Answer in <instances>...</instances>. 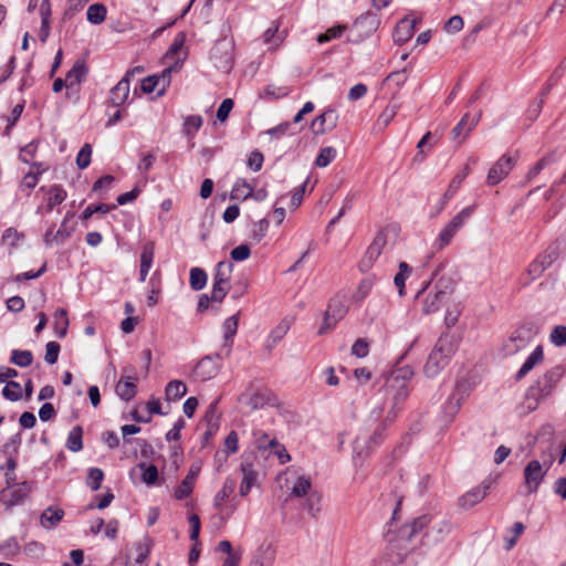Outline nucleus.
Segmentation results:
<instances>
[{
  "label": "nucleus",
  "instance_id": "obj_37",
  "mask_svg": "<svg viewBox=\"0 0 566 566\" xmlns=\"http://www.w3.org/2000/svg\"><path fill=\"white\" fill-rule=\"evenodd\" d=\"M187 394V387L181 380H171L165 388L167 400H178Z\"/></svg>",
  "mask_w": 566,
  "mask_h": 566
},
{
  "label": "nucleus",
  "instance_id": "obj_46",
  "mask_svg": "<svg viewBox=\"0 0 566 566\" xmlns=\"http://www.w3.org/2000/svg\"><path fill=\"white\" fill-rule=\"evenodd\" d=\"M2 395L10 401L20 400L22 398V389L20 384L14 380L7 381L4 388L2 389Z\"/></svg>",
  "mask_w": 566,
  "mask_h": 566
},
{
  "label": "nucleus",
  "instance_id": "obj_55",
  "mask_svg": "<svg viewBox=\"0 0 566 566\" xmlns=\"http://www.w3.org/2000/svg\"><path fill=\"white\" fill-rule=\"evenodd\" d=\"M269 449H271L272 452L277 455V458L282 464L290 461V459H291L290 454L287 453L285 447L283 444H281L276 440V438L273 437L271 440H269Z\"/></svg>",
  "mask_w": 566,
  "mask_h": 566
},
{
  "label": "nucleus",
  "instance_id": "obj_13",
  "mask_svg": "<svg viewBox=\"0 0 566 566\" xmlns=\"http://www.w3.org/2000/svg\"><path fill=\"white\" fill-rule=\"evenodd\" d=\"M346 312L347 307L340 298H332L328 303L324 315V322L318 331V334H325L329 328L334 327L336 323L345 316Z\"/></svg>",
  "mask_w": 566,
  "mask_h": 566
},
{
  "label": "nucleus",
  "instance_id": "obj_34",
  "mask_svg": "<svg viewBox=\"0 0 566 566\" xmlns=\"http://www.w3.org/2000/svg\"><path fill=\"white\" fill-rule=\"evenodd\" d=\"M65 447L72 452H78L83 449V428L75 426L69 432Z\"/></svg>",
  "mask_w": 566,
  "mask_h": 566
},
{
  "label": "nucleus",
  "instance_id": "obj_49",
  "mask_svg": "<svg viewBox=\"0 0 566 566\" xmlns=\"http://www.w3.org/2000/svg\"><path fill=\"white\" fill-rule=\"evenodd\" d=\"M336 154L335 148L331 146L323 147L315 159V165L321 168L327 167L335 159Z\"/></svg>",
  "mask_w": 566,
  "mask_h": 566
},
{
  "label": "nucleus",
  "instance_id": "obj_64",
  "mask_svg": "<svg viewBox=\"0 0 566 566\" xmlns=\"http://www.w3.org/2000/svg\"><path fill=\"white\" fill-rule=\"evenodd\" d=\"M369 353V345L366 339L358 338L352 346V354L358 358H364Z\"/></svg>",
  "mask_w": 566,
  "mask_h": 566
},
{
  "label": "nucleus",
  "instance_id": "obj_35",
  "mask_svg": "<svg viewBox=\"0 0 566 566\" xmlns=\"http://www.w3.org/2000/svg\"><path fill=\"white\" fill-rule=\"evenodd\" d=\"M64 516V511L61 509H53L48 507L42 514H41V524L44 527H54L57 525Z\"/></svg>",
  "mask_w": 566,
  "mask_h": 566
},
{
  "label": "nucleus",
  "instance_id": "obj_40",
  "mask_svg": "<svg viewBox=\"0 0 566 566\" xmlns=\"http://www.w3.org/2000/svg\"><path fill=\"white\" fill-rule=\"evenodd\" d=\"M253 189L252 187L243 179H239L235 181L232 191H231V199H242L247 200L248 198L252 197Z\"/></svg>",
  "mask_w": 566,
  "mask_h": 566
},
{
  "label": "nucleus",
  "instance_id": "obj_33",
  "mask_svg": "<svg viewBox=\"0 0 566 566\" xmlns=\"http://www.w3.org/2000/svg\"><path fill=\"white\" fill-rule=\"evenodd\" d=\"M67 312L64 308H57L54 313V334L59 338H64L69 328Z\"/></svg>",
  "mask_w": 566,
  "mask_h": 566
},
{
  "label": "nucleus",
  "instance_id": "obj_17",
  "mask_svg": "<svg viewBox=\"0 0 566 566\" xmlns=\"http://www.w3.org/2000/svg\"><path fill=\"white\" fill-rule=\"evenodd\" d=\"M482 112L479 111L474 116H471L469 113H465L460 122L453 127L451 134L452 138L455 139L462 135V139L459 142L461 144L469 134L473 130V128L480 122Z\"/></svg>",
  "mask_w": 566,
  "mask_h": 566
},
{
  "label": "nucleus",
  "instance_id": "obj_8",
  "mask_svg": "<svg viewBox=\"0 0 566 566\" xmlns=\"http://www.w3.org/2000/svg\"><path fill=\"white\" fill-rule=\"evenodd\" d=\"M232 49L233 45L230 41L222 40L217 42L210 52V59L214 66L224 73L230 72L233 65Z\"/></svg>",
  "mask_w": 566,
  "mask_h": 566
},
{
  "label": "nucleus",
  "instance_id": "obj_45",
  "mask_svg": "<svg viewBox=\"0 0 566 566\" xmlns=\"http://www.w3.org/2000/svg\"><path fill=\"white\" fill-rule=\"evenodd\" d=\"M207 273L200 268H192L190 270V286L195 291L202 290L207 284Z\"/></svg>",
  "mask_w": 566,
  "mask_h": 566
},
{
  "label": "nucleus",
  "instance_id": "obj_2",
  "mask_svg": "<svg viewBox=\"0 0 566 566\" xmlns=\"http://www.w3.org/2000/svg\"><path fill=\"white\" fill-rule=\"evenodd\" d=\"M413 376L409 367H401L391 370L384 377L382 390L385 396L392 399V407L408 397V382Z\"/></svg>",
  "mask_w": 566,
  "mask_h": 566
},
{
  "label": "nucleus",
  "instance_id": "obj_63",
  "mask_svg": "<svg viewBox=\"0 0 566 566\" xmlns=\"http://www.w3.org/2000/svg\"><path fill=\"white\" fill-rule=\"evenodd\" d=\"M464 179L465 174H457L449 184L447 191L444 192V199H451L461 187Z\"/></svg>",
  "mask_w": 566,
  "mask_h": 566
},
{
  "label": "nucleus",
  "instance_id": "obj_3",
  "mask_svg": "<svg viewBox=\"0 0 566 566\" xmlns=\"http://www.w3.org/2000/svg\"><path fill=\"white\" fill-rule=\"evenodd\" d=\"M455 350L457 345L452 337L441 336L427 359L424 374L430 378L436 377L448 365Z\"/></svg>",
  "mask_w": 566,
  "mask_h": 566
},
{
  "label": "nucleus",
  "instance_id": "obj_54",
  "mask_svg": "<svg viewBox=\"0 0 566 566\" xmlns=\"http://www.w3.org/2000/svg\"><path fill=\"white\" fill-rule=\"evenodd\" d=\"M150 541L148 538H145L144 541H140L136 544V558L135 563L143 565L145 560L147 559L149 553H150Z\"/></svg>",
  "mask_w": 566,
  "mask_h": 566
},
{
  "label": "nucleus",
  "instance_id": "obj_32",
  "mask_svg": "<svg viewBox=\"0 0 566 566\" xmlns=\"http://www.w3.org/2000/svg\"><path fill=\"white\" fill-rule=\"evenodd\" d=\"M32 170L24 175L21 187L28 190L33 189L39 182V176L44 172L48 167L42 163L32 164Z\"/></svg>",
  "mask_w": 566,
  "mask_h": 566
},
{
  "label": "nucleus",
  "instance_id": "obj_9",
  "mask_svg": "<svg viewBox=\"0 0 566 566\" xmlns=\"http://www.w3.org/2000/svg\"><path fill=\"white\" fill-rule=\"evenodd\" d=\"M430 522V517L428 515H422L412 521L411 524L403 525L400 530L398 535L390 539L392 547L402 548L403 551H407L408 547L406 545H402V543H409L411 538L420 532L422 528H424Z\"/></svg>",
  "mask_w": 566,
  "mask_h": 566
},
{
  "label": "nucleus",
  "instance_id": "obj_6",
  "mask_svg": "<svg viewBox=\"0 0 566 566\" xmlns=\"http://www.w3.org/2000/svg\"><path fill=\"white\" fill-rule=\"evenodd\" d=\"M239 402L249 408L250 411L262 409L265 406L274 405V395L266 389H255L249 386L245 391L239 396Z\"/></svg>",
  "mask_w": 566,
  "mask_h": 566
},
{
  "label": "nucleus",
  "instance_id": "obj_19",
  "mask_svg": "<svg viewBox=\"0 0 566 566\" xmlns=\"http://www.w3.org/2000/svg\"><path fill=\"white\" fill-rule=\"evenodd\" d=\"M275 548L270 543L261 544L252 556L249 566H273Z\"/></svg>",
  "mask_w": 566,
  "mask_h": 566
},
{
  "label": "nucleus",
  "instance_id": "obj_12",
  "mask_svg": "<svg viewBox=\"0 0 566 566\" xmlns=\"http://www.w3.org/2000/svg\"><path fill=\"white\" fill-rule=\"evenodd\" d=\"M516 159L509 155H503L490 169L486 177V182L490 186H495L505 179L511 170L514 168Z\"/></svg>",
  "mask_w": 566,
  "mask_h": 566
},
{
  "label": "nucleus",
  "instance_id": "obj_29",
  "mask_svg": "<svg viewBox=\"0 0 566 566\" xmlns=\"http://www.w3.org/2000/svg\"><path fill=\"white\" fill-rule=\"evenodd\" d=\"M198 471L199 469H190L188 474L185 476L180 485L175 491V497L177 500H184L192 493Z\"/></svg>",
  "mask_w": 566,
  "mask_h": 566
},
{
  "label": "nucleus",
  "instance_id": "obj_44",
  "mask_svg": "<svg viewBox=\"0 0 566 566\" xmlns=\"http://www.w3.org/2000/svg\"><path fill=\"white\" fill-rule=\"evenodd\" d=\"M49 198H48V211H51L55 206L61 205L65 198L66 192L61 186H52L49 189Z\"/></svg>",
  "mask_w": 566,
  "mask_h": 566
},
{
  "label": "nucleus",
  "instance_id": "obj_22",
  "mask_svg": "<svg viewBox=\"0 0 566 566\" xmlns=\"http://www.w3.org/2000/svg\"><path fill=\"white\" fill-rule=\"evenodd\" d=\"M130 80H127V76H124L109 92L108 102L118 107L123 105L129 95Z\"/></svg>",
  "mask_w": 566,
  "mask_h": 566
},
{
  "label": "nucleus",
  "instance_id": "obj_62",
  "mask_svg": "<svg viewBox=\"0 0 566 566\" xmlns=\"http://www.w3.org/2000/svg\"><path fill=\"white\" fill-rule=\"evenodd\" d=\"M251 255V249L248 244H240L231 250L230 256L235 262H242L249 259Z\"/></svg>",
  "mask_w": 566,
  "mask_h": 566
},
{
  "label": "nucleus",
  "instance_id": "obj_26",
  "mask_svg": "<svg viewBox=\"0 0 566 566\" xmlns=\"http://www.w3.org/2000/svg\"><path fill=\"white\" fill-rule=\"evenodd\" d=\"M544 359V353L542 346H537L532 354L524 361L522 367L515 375L516 380L524 378L536 365L542 363Z\"/></svg>",
  "mask_w": 566,
  "mask_h": 566
},
{
  "label": "nucleus",
  "instance_id": "obj_7",
  "mask_svg": "<svg viewBox=\"0 0 566 566\" xmlns=\"http://www.w3.org/2000/svg\"><path fill=\"white\" fill-rule=\"evenodd\" d=\"M223 356L224 353H217L201 358L192 371L195 379L199 381H207L214 378L221 368V360Z\"/></svg>",
  "mask_w": 566,
  "mask_h": 566
},
{
  "label": "nucleus",
  "instance_id": "obj_41",
  "mask_svg": "<svg viewBox=\"0 0 566 566\" xmlns=\"http://www.w3.org/2000/svg\"><path fill=\"white\" fill-rule=\"evenodd\" d=\"M322 495L317 492H311L304 503V509L308 515L316 518L321 512Z\"/></svg>",
  "mask_w": 566,
  "mask_h": 566
},
{
  "label": "nucleus",
  "instance_id": "obj_56",
  "mask_svg": "<svg viewBox=\"0 0 566 566\" xmlns=\"http://www.w3.org/2000/svg\"><path fill=\"white\" fill-rule=\"evenodd\" d=\"M345 30V25H335L333 28L327 29L324 33L317 35L318 43H326L331 40L338 39Z\"/></svg>",
  "mask_w": 566,
  "mask_h": 566
},
{
  "label": "nucleus",
  "instance_id": "obj_53",
  "mask_svg": "<svg viewBox=\"0 0 566 566\" xmlns=\"http://www.w3.org/2000/svg\"><path fill=\"white\" fill-rule=\"evenodd\" d=\"M230 283H219L213 282L212 290H211V300L212 302L221 303L228 292L230 291Z\"/></svg>",
  "mask_w": 566,
  "mask_h": 566
},
{
  "label": "nucleus",
  "instance_id": "obj_1",
  "mask_svg": "<svg viewBox=\"0 0 566 566\" xmlns=\"http://www.w3.org/2000/svg\"><path fill=\"white\" fill-rule=\"evenodd\" d=\"M564 375V368L559 365L545 371L526 391L528 408L534 410L541 400L551 396L556 385Z\"/></svg>",
  "mask_w": 566,
  "mask_h": 566
},
{
  "label": "nucleus",
  "instance_id": "obj_36",
  "mask_svg": "<svg viewBox=\"0 0 566 566\" xmlns=\"http://www.w3.org/2000/svg\"><path fill=\"white\" fill-rule=\"evenodd\" d=\"M311 479L305 475H296L291 486V495L302 497L306 495L311 489Z\"/></svg>",
  "mask_w": 566,
  "mask_h": 566
},
{
  "label": "nucleus",
  "instance_id": "obj_52",
  "mask_svg": "<svg viewBox=\"0 0 566 566\" xmlns=\"http://www.w3.org/2000/svg\"><path fill=\"white\" fill-rule=\"evenodd\" d=\"M104 479V472L98 468H91L87 473L86 483L93 490L97 491L101 488Z\"/></svg>",
  "mask_w": 566,
  "mask_h": 566
},
{
  "label": "nucleus",
  "instance_id": "obj_14",
  "mask_svg": "<svg viewBox=\"0 0 566 566\" xmlns=\"http://www.w3.org/2000/svg\"><path fill=\"white\" fill-rule=\"evenodd\" d=\"M470 384L465 379H461L457 382L454 391L444 405V412L448 416L453 417L460 410L463 400L470 392Z\"/></svg>",
  "mask_w": 566,
  "mask_h": 566
},
{
  "label": "nucleus",
  "instance_id": "obj_42",
  "mask_svg": "<svg viewBox=\"0 0 566 566\" xmlns=\"http://www.w3.org/2000/svg\"><path fill=\"white\" fill-rule=\"evenodd\" d=\"M106 13L107 10L104 4L94 3L88 7L86 17L91 23L99 24L105 20Z\"/></svg>",
  "mask_w": 566,
  "mask_h": 566
},
{
  "label": "nucleus",
  "instance_id": "obj_20",
  "mask_svg": "<svg viewBox=\"0 0 566 566\" xmlns=\"http://www.w3.org/2000/svg\"><path fill=\"white\" fill-rule=\"evenodd\" d=\"M238 325H239V315L238 314H234V315L228 317L222 324L223 339H224L222 349L224 350L223 353H224L226 357H228L231 353V348L233 345V337L237 334Z\"/></svg>",
  "mask_w": 566,
  "mask_h": 566
},
{
  "label": "nucleus",
  "instance_id": "obj_43",
  "mask_svg": "<svg viewBox=\"0 0 566 566\" xmlns=\"http://www.w3.org/2000/svg\"><path fill=\"white\" fill-rule=\"evenodd\" d=\"M10 361L19 367H29L33 361V354L30 350L13 349Z\"/></svg>",
  "mask_w": 566,
  "mask_h": 566
},
{
  "label": "nucleus",
  "instance_id": "obj_51",
  "mask_svg": "<svg viewBox=\"0 0 566 566\" xmlns=\"http://www.w3.org/2000/svg\"><path fill=\"white\" fill-rule=\"evenodd\" d=\"M291 323L289 319H283L270 334L269 340L272 345L277 344L289 332Z\"/></svg>",
  "mask_w": 566,
  "mask_h": 566
},
{
  "label": "nucleus",
  "instance_id": "obj_27",
  "mask_svg": "<svg viewBox=\"0 0 566 566\" xmlns=\"http://www.w3.org/2000/svg\"><path fill=\"white\" fill-rule=\"evenodd\" d=\"M446 298L447 292L443 290H438L433 294L428 293L423 301L422 312L427 315L436 313L444 303Z\"/></svg>",
  "mask_w": 566,
  "mask_h": 566
},
{
  "label": "nucleus",
  "instance_id": "obj_39",
  "mask_svg": "<svg viewBox=\"0 0 566 566\" xmlns=\"http://www.w3.org/2000/svg\"><path fill=\"white\" fill-rule=\"evenodd\" d=\"M412 269L409 266V264L405 261L399 263V271L394 277V283L396 287L398 289V294L400 296L405 295V282L411 274Z\"/></svg>",
  "mask_w": 566,
  "mask_h": 566
},
{
  "label": "nucleus",
  "instance_id": "obj_61",
  "mask_svg": "<svg viewBox=\"0 0 566 566\" xmlns=\"http://www.w3.org/2000/svg\"><path fill=\"white\" fill-rule=\"evenodd\" d=\"M551 342L555 346H564L566 345V326L557 325L552 329L551 333Z\"/></svg>",
  "mask_w": 566,
  "mask_h": 566
},
{
  "label": "nucleus",
  "instance_id": "obj_21",
  "mask_svg": "<svg viewBox=\"0 0 566 566\" xmlns=\"http://www.w3.org/2000/svg\"><path fill=\"white\" fill-rule=\"evenodd\" d=\"M242 471V481L240 484V495L245 496L255 485L258 479V472L253 469V464L248 461V459L243 460L241 463Z\"/></svg>",
  "mask_w": 566,
  "mask_h": 566
},
{
  "label": "nucleus",
  "instance_id": "obj_28",
  "mask_svg": "<svg viewBox=\"0 0 566 566\" xmlns=\"http://www.w3.org/2000/svg\"><path fill=\"white\" fill-rule=\"evenodd\" d=\"M136 377H123L116 385L115 391L120 399L128 401L136 395Z\"/></svg>",
  "mask_w": 566,
  "mask_h": 566
},
{
  "label": "nucleus",
  "instance_id": "obj_16",
  "mask_svg": "<svg viewBox=\"0 0 566 566\" xmlns=\"http://www.w3.org/2000/svg\"><path fill=\"white\" fill-rule=\"evenodd\" d=\"M337 119V113L334 109H327L314 118L311 128L315 135H322L335 128Z\"/></svg>",
  "mask_w": 566,
  "mask_h": 566
},
{
  "label": "nucleus",
  "instance_id": "obj_5",
  "mask_svg": "<svg viewBox=\"0 0 566 566\" xmlns=\"http://www.w3.org/2000/svg\"><path fill=\"white\" fill-rule=\"evenodd\" d=\"M474 206H469L462 209L452 220L441 230L439 233L436 244L439 250L447 247L457 234V232L465 224L468 219L474 212Z\"/></svg>",
  "mask_w": 566,
  "mask_h": 566
},
{
  "label": "nucleus",
  "instance_id": "obj_60",
  "mask_svg": "<svg viewBox=\"0 0 566 566\" xmlns=\"http://www.w3.org/2000/svg\"><path fill=\"white\" fill-rule=\"evenodd\" d=\"M61 346L56 342H49L45 346L44 359L49 365H53L57 361Z\"/></svg>",
  "mask_w": 566,
  "mask_h": 566
},
{
  "label": "nucleus",
  "instance_id": "obj_58",
  "mask_svg": "<svg viewBox=\"0 0 566 566\" xmlns=\"http://www.w3.org/2000/svg\"><path fill=\"white\" fill-rule=\"evenodd\" d=\"M554 158L553 156H545L542 159H539L527 172L526 178L528 181L534 179L543 169L548 167L551 164H553Z\"/></svg>",
  "mask_w": 566,
  "mask_h": 566
},
{
  "label": "nucleus",
  "instance_id": "obj_59",
  "mask_svg": "<svg viewBox=\"0 0 566 566\" xmlns=\"http://www.w3.org/2000/svg\"><path fill=\"white\" fill-rule=\"evenodd\" d=\"M92 147L90 144H84L76 156V165L80 169H85L91 163Z\"/></svg>",
  "mask_w": 566,
  "mask_h": 566
},
{
  "label": "nucleus",
  "instance_id": "obj_15",
  "mask_svg": "<svg viewBox=\"0 0 566 566\" xmlns=\"http://www.w3.org/2000/svg\"><path fill=\"white\" fill-rule=\"evenodd\" d=\"M171 69H165L160 75H151L142 81L140 88L144 93H153L157 91V95L161 96L165 94L166 88L170 84Z\"/></svg>",
  "mask_w": 566,
  "mask_h": 566
},
{
  "label": "nucleus",
  "instance_id": "obj_38",
  "mask_svg": "<svg viewBox=\"0 0 566 566\" xmlns=\"http://www.w3.org/2000/svg\"><path fill=\"white\" fill-rule=\"evenodd\" d=\"M233 264L229 261H220L213 274V282L230 283Z\"/></svg>",
  "mask_w": 566,
  "mask_h": 566
},
{
  "label": "nucleus",
  "instance_id": "obj_23",
  "mask_svg": "<svg viewBox=\"0 0 566 566\" xmlns=\"http://www.w3.org/2000/svg\"><path fill=\"white\" fill-rule=\"evenodd\" d=\"M155 256V244L147 242L143 245L140 253V268H139V281L145 282L146 277L153 266Z\"/></svg>",
  "mask_w": 566,
  "mask_h": 566
},
{
  "label": "nucleus",
  "instance_id": "obj_48",
  "mask_svg": "<svg viewBox=\"0 0 566 566\" xmlns=\"http://www.w3.org/2000/svg\"><path fill=\"white\" fill-rule=\"evenodd\" d=\"M398 106L395 104L388 105L382 113L379 115L376 122V126L379 129H385L390 122L394 119V117L397 115Z\"/></svg>",
  "mask_w": 566,
  "mask_h": 566
},
{
  "label": "nucleus",
  "instance_id": "obj_30",
  "mask_svg": "<svg viewBox=\"0 0 566 566\" xmlns=\"http://www.w3.org/2000/svg\"><path fill=\"white\" fill-rule=\"evenodd\" d=\"M527 340L520 332H514L510 338L503 344L504 355L511 356L516 354L518 350L525 348Z\"/></svg>",
  "mask_w": 566,
  "mask_h": 566
},
{
  "label": "nucleus",
  "instance_id": "obj_11",
  "mask_svg": "<svg viewBox=\"0 0 566 566\" xmlns=\"http://www.w3.org/2000/svg\"><path fill=\"white\" fill-rule=\"evenodd\" d=\"M32 486L29 482H21L19 485L6 486L0 492V501L6 507H13L22 504L31 493Z\"/></svg>",
  "mask_w": 566,
  "mask_h": 566
},
{
  "label": "nucleus",
  "instance_id": "obj_24",
  "mask_svg": "<svg viewBox=\"0 0 566 566\" xmlns=\"http://www.w3.org/2000/svg\"><path fill=\"white\" fill-rule=\"evenodd\" d=\"M489 490V484L479 485L459 499V504L463 509L472 507L473 505L480 503L486 495Z\"/></svg>",
  "mask_w": 566,
  "mask_h": 566
},
{
  "label": "nucleus",
  "instance_id": "obj_57",
  "mask_svg": "<svg viewBox=\"0 0 566 566\" xmlns=\"http://www.w3.org/2000/svg\"><path fill=\"white\" fill-rule=\"evenodd\" d=\"M202 126V117L199 115H190L186 117L184 123L185 133L192 136Z\"/></svg>",
  "mask_w": 566,
  "mask_h": 566
},
{
  "label": "nucleus",
  "instance_id": "obj_25",
  "mask_svg": "<svg viewBox=\"0 0 566 566\" xmlns=\"http://www.w3.org/2000/svg\"><path fill=\"white\" fill-rule=\"evenodd\" d=\"M88 72L87 65L84 60H77L72 69L66 74V87L78 85Z\"/></svg>",
  "mask_w": 566,
  "mask_h": 566
},
{
  "label": "nucleus",
  "instance_id": "obj_10",
  "mask_svg": "<svg viewBox=\"0 0 566 566\" xmlns=\"http://www.w3.org/2000/svg\"><path fill=\"white\" fill-rule=\"evenodd\" d=\"M387 244V233L385 230L379 231L367 248L364 256L359 261V270L367 272L371 269L375 261L380 256L385 245Z\"/></svg>",
  "mask_w": 566,
  "mask_h": 566
},
{
  "label": "nucleus",
  "instance_id": "obj_47",
  "mask_svg": "<svg viewBox=\"0 0 566 566\" xmlns=\"http://www.w3.org/2000/svg\"><path fill=\"white\" fill-rule=\"evenodd\" d=\"M142 470V481L147 485L155 484L158 479V469L154 464H146L144 462L138 464Z\"/></svg>",
  "mask_w": 566,
  "mask_h": 566
},
{
  "label": "nucleus",
  "instance_id": "obj_50",
  "mask_svg": "<svg viewBox=\"0 0 566 566\" xmlns=\"http://www.w3.org/2000/svg\"><path fill=\"white\" fill-rule=\"evenodd\" d=\"M73 218V212H67L61 223L60 229L55 232L57 244L64 243L72 234L74 228L69 226V220Z\"/></svg>",
  "mask_w": 566,
  "mask_h": 566
},
{
  "label": "nucleus",
  "instance_id": "obj_4",
  "mask_svg": "<svg viewBox=\"0 0 566 566\" xmlns=\"http://www.w3.org/2000/svg\"><path fill=\"white\" fill-rule=\"evenodd\" d=\"M554 462L553 453L543 455V463L532 460L524 469V482L528 493H534Z\"/></svg>",
  "mask_w": 566,
  "mask_h": 566
},
{
  "label": "nucleus",
  "instance_id": "obj_18",
  "mask_svg": "<svg viewBox=\"0 0 566 566\" xmlns=\"http://www.w3.org/2000/svg\"><path fill=\"white\" fill-rule=\"evenodd\" d=\"M416 23L417 19L415 18L406 17L401 19L397 23L392 34L395 43L403 44L409 41L415 33Z\"/></svg>",
  "mask_w": 566,
  "mask_h": 566
},
{
  "label": "nucleus",
  "instance_id": "obj_31",
  "mask_svg": "<svg viewBox=\"0 0 566 566\" xmlns=\"http://www.w3.org/2000/svg\"><path fill=\"white\" fill-rule=\"evenodd\" d=\"M235 481L231 478L226 479L221 490L217 492L213 497V506L219 510L221 513L223 512L222 504L224 501L229 499V496L234 492Z\"/></svg>",
  "mask_w": 566,
  "mask_h": 566
}]
</instances>
